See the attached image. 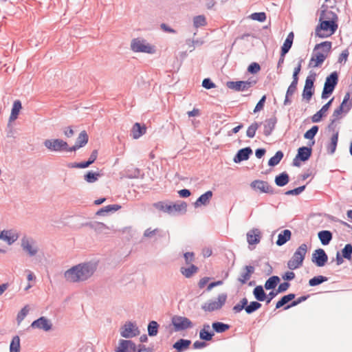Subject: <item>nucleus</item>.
<instances>
[{"label":"nucleus","instance_id":"nucleus-4","mask_svg":"<svg viewBox=\"0 0 352 352\" xmlns=\"http://www.w3.org/2000/svg\"><path fill=\"white\" fill-rule=\"evenodd\" d=\"M261 307L262 304L260 302L255 300L249 302L248 298L245 297L232 307V311L236 314L245 310L247 314L250 315Z\"/></svg>","mask_w":352,"mask_h":352},{"label":"nucleus","instance_id":"nucleus-57","mask_svg":"<svg viewBox=\"0 0 352 352\" xmlns=\"http://www.w3.org/2000/svg\"><path fill=\"white\" fill-rule=\"evenodd\" d=\"M206 24V18L204 15H198L193 18V25L196 28L205 26Z\"/></svg>","mask_w":352,"mask_h":352},{"label":"nucleus","instance_id":"nucleus-17","mask_svg":"<svg viewBox=\"0 0 352 352\" xmlns=\"http://www.w3.org/2000/svg\"><path fill=\"white\" fill-rule=\"evenodd\" d=\"M252 153V149L250 146L241 148L235 154L233 161L236 164H239L243 161L248 160Z\"/></svg>","mask_w":352,"mask_h":352},{"label":"nucleus","instance_id":"nucleus-42","mask_svg":"<svg viewBox=\"0 0 352 352\" xmlns=\"http://www.w3.org/2000/svg\"><path fill=\"white\" fill-rule=\"evenodd\" d=\"M265 287L262 285H257L253 289V295L255 299L258 302H263L267 298V294L264 290Z\"/></svg>","mask_w":352,"mask_h":352},{"label":"nucleus","instance_id":"nucleus-6","mask_svg":"<svg viewBox=\"0 0 352 352\" xmlns=\"http://www.w3.org/2000/svg\"><path fill=\"white\" fill-rule=\"evenodd\" d=\"M171 331L179 332L192 329L194 327L193 322L187 317L179 315H174L171 318Z\"/></svg>","mask_w":352,"mask_h":352},{"label":"nucleus","instance_id":"nucleus-13","mask_svg":"<svg viewBox=\"0 0 352 352\" xmlns=\"http://www.w3.org/2000/svg\"><path fill=\"white\" fill-rule=\"evenodd\" d=\"M21 246L23 250L31 257L36 256L38 252V248L36 245V242L32 237H27L26 236H24L21 239Z\"/></svg>","mask_w":352,"mask_h":352},{"label":"nucleus","instance_id":"nucleus-49","mask_svg":"<svg viewBox=\"0 0 352 352\" xmlns=\"http://www.w3.org/2000/svg\"><path fill=\"white\" fill-rule=\"evenodd\" d=\"M327 280L328 278L327 276L322 275L315 276L309 280V285L310 287H316Z\"/></svg>","mask_w":352,"mask_h":352},{"label":"nucleus","instance_id":"nucleus-12","mask_svg":"<svg viewBox=\"0 0 352 352\" xmlns=\"http://www.w3.org/2000/svg\"><path fill=\"white\" fill-rule=\"evenodd\" d=\"M120 333L122 338L129 339L138 336L140 330L135 322L127 321L120 327Z\"/></svg>","mask_w":352,"mask_h":352},{"label":"nucleus","instance_id":"nucleus-14","mask_svg":"<svg viewBox=\"0 0 352 352\" xmlns=\"http://www.w3.org/2000/svg\"><path fill=\"white\" fill-rule=\"evenodd\" d=\"M250 187L254 190H259L261 192L274 195L277 191L266 181L256 179L250 183Z\"/></svg>","mask_w":352,"mask_h":352},{"label":"nucleus","instance_id":"nucleus-51","mask_svg":"<svg viewBox=\"0 0 352 352\" xmlns=\"http://www.w3.org/2000/svg\"><path fill=\"white\" fill-rule=\"evenodd\" d=\"M141 175V170L138 168H127L125 170V177L129 179L138 178Z\"/></svg>","mask_w":352,"mask_h":352},{"label":"nucleus","instance_id":"nucleus-38","mask_svg":"<svg viewBox=\"0 0 352 352\" xmlns=\"http://www.w3.org/2000/svg\"><path fill=\"white\" fill-rule=\"evenodd\" d=\"M298 83V82L292 81L286 91L285 98L283 102L284 105H289L292 103V101L290 97L296 92Z\"/></svg>","mask_w":352,"mask_h":352},{"label":"nucleus","instance_id":"nucleus-27","mask_svg":"<svg viewBox=\"0 0 352 352\" xmlns=\"http://www.w3.org/2000/svg\"><path fill=\"white\" fill-rule=\"evenodd\" d=\"M82 226L89 227L94 230L96 233L101 234L104 232L105 230H109V228L104 223L98 221H89L82 224Z\"/></svg>","mask_w":352,"mask_h":352},{"label":"nucleus","instance_id":"nucleus-43","mask_svg":"<svg viewBox=\"0 0 352 352\" xmlns=\"http://www.w3.org/2000/svg\"><path fill=\"white\" fill-rule=\"evenodd\" d=\"M212 328L214 333H221L230 329V325L222 322L215 321L212 323Z\"/></svg>","mask_w":352,"mask_h":352},{"label":"nucleus","instance_id":"nucleus-8","mask_svg":"<svg viewBox=\"0 0 352 352\" xmlns=\"http://www.w3.org/2000/svg\"><path fill=\"white\" fill-rule=\"evenodd\" d=\"M316 74L313 71H310L309 76L306 78L302 96L303 99H305L307 102L311 99L314 94V82L316 81Z\"/></svg>","mask_w":352,"mask_h":352},{"label":"nucleus","instance_id":"nucleus-23","mask_svg":"<svg viewBox=\"0 0 352 352\" xmlns=\"http://www.w3.org/2000/svg\"><path fill=\"white\" fill-rule=\"evenodd\" d=\"M213 196V192L212 190H208L201 195H200L196 200V201L193 204L195 208H199L202 206H208L210 200Z\"/></svg>","mask_w":352,"mask_h":352},{"label":"nucleus","instance_id":"nucleus-53","mask_svg":"<svg viewBox=\"0 0 352 352\" xmlns=\"http://www.w3.org/2000/svg\"><path fill=\"white\" fill-rule=\"evenodd\" d=\"M20 338L15 336L12 338L10 344V352H20Z\"/></svg>","mask_w":352,"mask_h":352},{"label":"nucleus","instance_id":"nucleus-34","mask_svg":"<svg viewBox=\"0 0 352 352\" xmlns=\"http://www.w3.org/2000/svg\"><path fill=\"white\" fill-rule=\"evenodd\" d=\"M318 237L323 245H327L333 239V233L329 230H323L318 233Z\"/></svg>","mask_w":352,"mask_h":352},{"label":"nucleus","instance_id":"nucleus-37","mask_svg":"<svg viewBox=\"0 0 352 352\" xmlns=\"http://www.w3.org/2000/svg\"><path fill=\"white\" fill-rule=\"evenodd\" d=\"M280 282L279 276L274 275L266 280L264 287L266 290H276V287Z\"/></svg>","mask_w":352,"mask_h":352},{"label":"nucleus","instance_id":"nucleus-5","mask_svg":"<svg viewBox=\"0 0 352 352\" xmlns=\"http://www.w3.org/2000/svg\"><path fill=\"white\" fill-rule=\"evenodd\" d=\"M307 252V245L305 243L301 244L297 248L292 258L288 261L287 267L291 270H294L301 267Z\"/></svg>","mask_w":352,"mask_h":352},{"label":"nucleus","instance_id":"nucleus-11","mask_svg":"<svg viewBox=\"0 0 352 352\" xmlns=\"http://www.w3.org/2000/svg\"><path fill=\"white\" fill-rule=\"evenodd\" d=\"M228 296L226 293L221 294L218 296L217 301H208L201 305V309L205 311L212 312L219 310L225 305Z\"/></svg>","mask_w":352,"mask_h":352},{"label":"nucleus","instance_id":"nucleus-3","mask_svg":"<svg viewBox=\"0 0 352 352\" xmlns=\"http://www.w3.org/2000/svg\"><path fill=\"white\" fill-rule=\"evenodd\" d=\"M332 43L329 41H322L315 45L311 59L308 65L309 67H320L329 54L331 51Z\"/></svg>","mask_w":352,"mask_h":352},{"label":"nucleus","instance_id":"nucleus-56","mask_svg":"<svg viewBox=\"0 0 352 352\" xmlns=\"http://www.w3.org/2000/svg\"><path fill=\"white\" fill-rule=\"evenodd\" d=\"M262 124V122H253L246 131V135L250 138H253L255 136L256 131L258 128Z\"/></svg>","mask_w":352,"mask_h":352},{"label":"nucleus","instance_id":"nucleus-62","mask_svg":"<svg viewBox=\"0 0 352 352\" xmlns=\"http://www.w3.org/2000/svg\"><path fill=\"white\" fill-rule=\"evenodd\" d=\"M266 99H267V96L266 95H263L261 99L258 100V102H257L256 107H254V110H253V113H256L261 110L263 109L264 108V106H265V103L266 102Z\"/></svg>","mask_w":352,"mask_h":352},{"label":"nucleus","instance_id":"nucleus-46","mask_svg":"<svg viewBox=\"0 0 352 352\" xmlns=\"http://www.w3.org/2000/svg\"><path fill=\"white\" fill-rule=\"evenodd\" d=\"M284 157V153L282 151H278L276 152L275 155L270 158L268 160V166L271 167H274L277 166L282 159Z\"/></svg>","mask_w":352,"mask_h":352},{"label":"nucleus","instance_id":"nucleus-52","mask_svg":"<svg viewBox=\"0 0 352 352\" xmlns=\"http://www.w3.org/2000/svg\"><path fill=\"white\" fill-rule=\"evenodd\" d=\"M309 296H310V295L307 294V295L301 296L299 298H298L297 299H294L289 305H287L285 307H284L283 309L287 310L292 307H296L298 305L300 304L301 302L307 300L309 298Z\"/></svg>","mask_w":352,"mask_h":352},{"label":"nucleus","instance_id":"nucleus-48","mask_svg":"<svg viewBox=\"0 0 352 352\" xmlns=\"http://www.w3.org/2000/svg\"><path fill=\"white\" fill-rule=\"evenodd\" d=\"M351 93L346 92L340 106L345 109V113H348L352 108V101L350 100Z\"/></svg>","mask_w":352,"mask_h":352},{"label":"nucleus","instance_id":"nucleus-50","mask_svg":"<svg viewBox=\"0 0 352 352\" xmlns=\"http://www.w3.org/2000/svg\"><path fill=\"white\" fill-rule=\"evenodd\" d=\"M101 175L100 173L89 170L84 175V179L88 183H94L98 180Z\"/></svg>","mask_w":352,"mask_h":352},{"label":"nucleus","instance_id":"nucleus-33","mask_svg":"<svg viewBox=\"0 0 352 352\" xmlns=\"http://www.w3.org/2000/svg\"><path fill=\"white\" fill-rule=\"evenodd\" d=\"M122 206L119 204H111L100 208L96 213L97 216H106L110 212L120 210Z\"/></svg>","mask_w":352,"mask_h":352},{"label":"nucleus","instance_id":"nucleus-18","mask_svg":"<svg viewBox=\"0 0 352 352\" xmlns=\"http://www.w3.org/2000/svg\"><path fill=\"white\" fill-rule=\"evenodd\" d=\"M89 141V135L86 131H82L77 138L75 144L70 146L71 152H75L80 148L84 147Z\"/></svg>","mask_w":352,"mask_h":352},{"label":"nucleus","instance_id":"nucleus-41","mask_svg":"<svg viewBox=\"0 0 352 352\" xmlns=\"http://www.w3.org/2000/svg\"><path fill=\"white\" fill-rule=\"evenodd\" d=\"M226 87L236 91H247L244 80L228 81L226 82Z\"/></svg>","mask_w":352,"mask_h":352},{"label":"nucleus","instance_id":"nucleus-20","mask_svg":"<svg viewBox=\"0 0 352 352\" xmlns=\"http://www.w3.org/2000/svg\"><path fill=\"white\" fill-rule=\"evenodd\" d=\"M135 347V343L131 340L120 339L118 345L115 349L116 352H133Z\"/></svg>","mask_w":352,"mask_h":352},{"label":"nucleus","instance_id":"nucleus-39","mask_svg":"<svg viewBox=\"0 0 352 352\" xmlns=\"http://www.w3.org/2000/svg\"><path fill=\"white\" fill-rule=\"evenodd\" d=\"M338 81L339 73L337 71H334L326 77L324 85L336 88Z\"/></svg>","mask_w":352,"mask_h":352},{"label":"nucleus","instance_id":"nucleus-16","mask_svg":"<svg viewBox=\"0 0 352 352\" xmlns=\"http://www.w3.org/2000/svg\"><path fill=\"white\" fill-rule=\"evenodd\" d=\"M29 328L39 329L45 331H50L52 329V324L46 317L41 316L38 319L34 320Z\"/></svg>","mask_w":352,"mask_h":352},{"label":"nucleus","instance_id":"nucleus-21","mask_svg":"<svg viewBox=\"0 0 352 352\" xmlns=\"http://www.w3.org/2000/svg\"><path fill=\"white\" fill-rule=\"evenodd\" d=\"M18 239V233L13 232L12 230H3L0 232V240L7 242L8 245H12Z\"/></svg>","mask_w":352,"mask_h":352},{"label":"nucleus","instance_id":"nucleus-36","mask_svg":"<svg viewBox=\"0 0 352 352\" xmlns=\"http://www.w3.org/2000/svg\"><path fill=\"white\" fill-rule=\"evenodd\" d=\"M290 180V177L289 174L286 172H282L281 173L277 175L274 178V182L276 186L279 187H283L286 186Z\"/></svg>","mask_w":352,"mask_h":352},{"label":"nucleus","instance_id":"nucleus-59","mask_svg":"<svg viewBox=\"0 0 352 352\" xmlns=\"http://www.w3.org/2000/svg\"><path fill=\"white\" fill-rule=\"evenodd\" d=\"M335 89L336 88L324 85V87L321 94V98L323 100L329 98L333 94Z\"/></svg>","mask_w":352,"mask_h":352},{"label":"nucleus","instance_id":"nucleus-22","mask_svg":"<svg viewBox=\"0 0 352 352\" xmlns=\"http://www.w3.org/2000/svg\"><path fill=\"white\" fill-rule=\"evenodd\" d=\"M242 270L243 271L237 280L242 285H244L250 279L252 275L254 273L255 268L252 265H245Z\"/></svg>","mask_w":352,"mask_h":352},{"label":"nucleus","instance_id":"nucleus-60","mask_svg":"<svg viewBox=\"0 0 352 352\" xmlns=\"http://www.w3.org/2000/svg\"><path fill=\"white\" fill-rule=\"evenodd\" d=\"M250 18L258 22H264L267 19V16L264 12H254L250 15Z\"/></svg>","mask_w":352,"mask_h":352},{"label":"nucleus","instance_id":"nucleus-24","mask_svg":"<svg viewBox=\"0 0 352 352\" xmlns=\"http://www.w3.org/2000/svg\"><path fill=\"white\" fill-rule=\"evenodd\" d=\"M261 239V232L258 228H253L247 233V241L249 245H256Z\"/></svg>","mask_w":352,"mask_h":352},{"label":"nucleus","instance_id":"nucleus-63","mask_svg":"<svg viewBox=\"0 0 352 352\" xmlns=\"http://www.w3.org/2000/svg\"><path fill=\"white\" fill-rule=\"evenodd\" d=\"M261 66L258 63L253 62L248 67V72L251 74H256L261 70Z\"/></svg>","mask_w":352,"mask_h":352},{"label":"nucleus","instance_id":"nucleus-29","mask_svg":"<svg viewBox=\"0 0 352 352\" xmlns=\"http://www.w3.org/2000/svg\"><path fill=\"white\" fill-rule=\"evenodd\" d=\"M191 343L190 340L180 338L173 344V348L176 352H184L189 349Z\"/></svg>","mask_w":352,"mask_h":352},{"label":"nucleus","instance_id":"nucleus-25","mask_svg":"<svg viewBox=\"0 0 352 352\" xmlns=\"http://www.w3.org/2000/svg\"><path fill=\"white\" fill-rule=\"evenodd\" d=\"M22 109V104L19 100H16L14 101L12 107L11 109V113L9 118V121L8 124V127L11 126V122L16 120L18 118L20 111Z\"/></svg>","mask_w":352,"mask_h":352},{"label":"nucleus","instance_id":"nucleus-35","mask_svg":"<svg viewBox=\"0 0 352 352\" xmlns=\"http://www.w3.org/2000/svg\"><path fill=\"white\" fill-rule=\"evenodd\" d=\"M291 237L292 232L288 229H285L278 234L276 244L278 246H282L289 241L291 239Z\"/></svg>","mask_w":352,"mask_h":352},{"label":"nucleus","instance_id":"nucleus-31","mask_svg":"<svg viewBox=\"0 0 352 352\" xmlns=\"http://www.w3.org/2000/svg\"><path fill=\"white\" fill-rule=\"evenodd\" d=\"M146 127L144 124H141L139 122H135L131 131V135L133 139H138L144 133H146Z\"/></svg>","mask_w":352,"mask_h":352},{"label":"nucleus","instance_id":"nucleus-54","mask_svg":"<svg viewBox=\"0 0 352 352\" xmlns=\"http://www.w3.org/2000/svg\"><path fill=\"white\" fill-rule=\"evenodd\" d=\"M340 254L346 260H352V244L347 243L343 249H342Z\"/></svg>","mask_w":352,"mask_h":352},{"label":"nucleus","instance_id":"nucleus-58","mask_svg":"<svg viewBox=\"0 0 352 352\" xmlns=\"http://www.w3.org/2000/svg\"><path fill=\"white\" fill-rule=\"evenodd\" d=\"M91 164V163L87 160L80 162H72L67 164V167L69 168H88Z\"/></svg>","mask_w":352,"mask_h":352},{"label":"nucleus","instance_id":"nucleus-32","mask_svg":"<svg viewBox=\"0 0 352 352\" xmlns=\"http://www.w3.org/2000/svg\"><path fill=\"white\" fill-rule=\"evenodd\" d=\"M153 207L158 210L173 215L171 201H158L153 204Z\"/></svg>","mask_w":352,"mask_h":352},{"label":"nucleus","instance_id":"nucleus-2","mask_svg":"<svg viewBox=\"0 0 352 352\" xmlns=\"http://www.w3.org/2000/svg\"><path fill=\"white\" fill-rule=\"evenodd\" d=\"M338 16L333 11H329L328 16L319 17L318 24L315 29V35L321 38L334 34L338 28Z\"/></svg>","mask_w":352,"mask_h":352},{"label":"nucleus","instance_id":"nucleus-45","mask_svg":"<svg viewBox=\"0 0 352 352\" xmlns=\"http://www.w3.org/2000/svg\"><path fill=\"white\" fill-rule=\"evenodd\" d=\"M199 271L198 267L195 265L194 264H190L188 267H182L180 268V272L186 278H190L195 274H196Z\"/></svg>","mask_w":352,"mask_h":352},{"label":"nucleus","instance_id":"nucleus-19","mask_svg":"<svg viewBox=\"0 0 352 352\" xmlns=\"http://www.w3.org/2000/svg\"><path fill=\"white\" fill-rule=\"evenodd\" d=\"M334 98L330 99L322 108L311 117V121L314 123L320 122L327 116V112L331 107Z\"/></svg>","mask_w":352,"mask_h":352},{"label":"nucleus","instance_id":"nucleus-15","mask_svg":"<svg viewBox=\"0 0 352 352\" xmlns=\"http://www.w3.org/2000/svg\"><path fill=\"white\" fill-rule=\"evenodd\" d=\"M311 261L317 267H323L328 261V255L323 249L318 248L312 254Z\"/></svg>","mask_w":352,"mask_h":352},{"label":"nucleus","instance_id":"nucleus-47","mask_svg":"<svg viewBox=\"0 0 352 352\" xmlns=\"http://www.w3.org/2000/svg\"><path fill=\"white\" fill-rule=\"evenodd\" d=\"M160 324L155 320H151L147 326L148 336L153 337L157 335Z\"/></svg>","mask_w":352,"mask_h":352},{"label":"nucleus","instance_id":"nucleus-40","mask_svg":"<svg viewBox=\"0 0 352 352\" xmlns=\"http://www.w3.org/2000/svg\"><path fill=\"white\" fill-rule=\"evenodd\" d=\"M296 294L294 293H289L287 295L282 296L280 300L276 303V309H280L283 306L289 305L292 300L295 299Z\"/></svg>","mask_w":352,"mask_h":352},{"label":"nucleus","instance_id":"nucleus-28","mask_svg":"<svg viewBox=\"0 0 352 352\" xmlns=\"http://www.w3.org/2000/svg\"><path fill=\"white\" fill-rule=\"evenodd\" d=\"M277 121L278 120L276 116H273L265 120L263 134L265 136H269L272 134L275 129Z\"/></svg>","mask_w":352,"mask_h":352},{"label":"nucleus","instance_id":"nucleus-7","mask_svg":"<svg viewBox=\"0 0 352 352\" xmlns=\"http://www.w3.org/2000/svg\"><path fill=\"white\" fill-rule=\"evenodd\" d=\"M43 145L52 152H71L68 143L63 139H46Z\"/></svg>","mask_w":352,"mask_h":352},{"label":"nucleus","instance_id":"nucleus-26","mask_svg":"<svg viewBox=\"0 0 352 352\" xmlns=\"http://www.w3.org/2000/svg\"><path fill=\"white\" fill-rule=\"evenodd\" d=\"M214 336L213 329L210 330V326L208 323L203 324V328L199 331V338L205 342L211 341Z\"/></svg>","mask_w":352,"mask_h":352},{"label":"nucleus","instance_id":"nucleus-44","mask_svg":"<svg viewBox=\"0 0 352 352\" xmlns=\"http://www.w3.org/2000/svg\"><path fill=\"white\" fill-rule=\"evenodd\" d=\"M338 136H339V131H337L335 133H333V135L331 138V141L327 146L328 153L330 155H333L336 150V147H337V144H338Z\"/></svg>","mask_w":352,"mask_h":352},{"label":"nucleus","instance_id":"nucleus-30","mask_svg":"<svg viewBox=\"0 0 352 352\" xmlns=\"http://www.w3.org/2000/svg\"><path fill=\"white\" fill-rule=\"evenodd\" d=\"M188 204L184 201H179L178 202H172L173 215L184 214L187 211Z\"/></svg>","mask_w":352,"mask_h":352},{"label":"nucleus","instance_id":"nucleus-9","mask_svg":"<svg viewBox=\"0 0 352 352\" xmlns=\"http://www.w3.org/2000/svg\"><path fill=\"white\" fill-rule=\"evenodd\" d=\"M131 48L135 52L147 54H154L155 52V46L151 45L145 40L139 38H133L131 41Z\"/></svg>","mask_w":352,"mask_h":352},{"label":"nucleus","instance_id":"nucleus-10","mask_svg":"<svg viewBox=\"0 0 352 352\" xmlns=\"http://www.w3.org/2000/svg\"><path fill=\"white\" fill-rule=\"evenodd\" d=\"M312 151V148L308 146H302L299 147L297 150V154L293 160L292 165L294 166L300 167L301 162H305L310 159Z\"/></svg>","mask_w":352,"mask_h":352},{"label":"nucleus","instance_id":"nucleus-61","mask_svg":"<svg viewBox=\"0 0 352 352\" xmlns=\"http://www.w3.org/2000/svg\"><path fill=\"white\" fill-rule=\"evenodd\" d=\"M306 188V185H303L292 190H288L285 192L286 195H298L302 193Z\"/></svg>","mask_w":352,"mask_h":352},{"label":"nucleus","instance_id":"nucleus-1","mask_svg":"<svg viewBox=\"0 0 352 352\" xmlns=\"http://www.w3.org/2000/svg\"><path fill=\"white\" fill-rule=\"evenodd\" d=\"M97 267L98 263L94 261L79 263L65 271L64 276L72 283L85 281L94 274Z\"/></svg>","mask_w":352,"mask_h":352},{"label":"nucleus","instance_id":"nucleus-64","mask_svg":"<svg viewBox=\"0 0 352 352\" xmlns=\"http://www.w3.org/2000/svg\"><path fill=\"white\" fill-rule=\"evenodd\" d=\"M29 309L28 305H25L21 310L17 314L16 320L18 324H19L27 316L28 314Z\"/></svg>","mask_w":352,"mask_h":352},{"label":"nucleus","instance_id":"nucleus-55","mask_svg":"<svg viewBox=\"0 0 352 352\" xmlns=\"http://www.w3.org/2000/svg\"><path fill=\"white\" fill-rule=\"evenodd\" d=\"M318 130H319V126H317V125L312 126V127L310 129L307 130L304 133V135H303L304 138L307 139V140H314L315 136L318 133Z\"/></svg>","mask_w":352,"mask_h":352}]
</instances>
